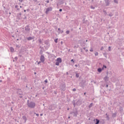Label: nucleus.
<instances>
[{
  "mask_svg": "<svg viewBox=\"0 0 124 124\" xmlns=\"http://www.w3.org/2000/svg\"><path fill=\"white\" fill-rule=\"evenodd\" d=\"M53 8L51 7L46 8V14H48L50 11H52Z\"/></svg>",
  "mask_w": 124,
  "mask_h": 124,
  "instance_id": "obj_4",
  "label": "nucleus"
},
{
  "mask_svg": "<svg viewBox=\"0 0 124 124\" xmlns=\"http://www.w3.org/2000/svg\"><path fill=\"white\" fill-rule=\"evenodd\" d=\"M27 39L28 41L32 40V39H33V37L30 36V37H27Z\"/></svg>",
  "mask_w": 124,
  "mask_h": 124,
  "instance_id": "obj_17",
  "label": "nucleus"
},
{
  "mask_svg": "<svg viewBox=\"0 0 124 124\" xmlns=\"http://www.w3.org/2000/svg\"><path fill=\"white\" fill-rule=\"evenodd\" d=\"M40 116H43V114H42V113L40 114Z\"/></svg>",
  "mask_w": 124,
  "mask_h": 124,
  "instance_id": "obj_64",
  "label": "nucleus"
},
{
  "mask_svg": "<svg viewBox=\"0 0 124 124\" xmlns=\"http://www.w3.org/2000/svg\"><path fill=\"white\" fill-rule=\"evenodd\" d=\"M106 87V88H108V84H107Z\"/></svg>",
  "mask_w": 124,
  "mask_h": 124,
  "instance_id": "obj_61",
  "label": "nucleus"
},
{
  "mask_svg": "<svg viewBox=\"0 0 124 124\" xmlns=\"http://www.w3.org/2000/svg\"><path fill=\"white\" fill-rule=\"evenodd\" d=\"M45 50H43V49H40V55H42L43 54V52Z\"/></svg>",
  "mask_w": 124,
  "mask_h": 124,
  "instance_id": "obj_21",
  "label": "nucleus"
},
{
  "mask_svg": "<svg viewBox=\"0 0 124 124\" xmlns=\"http://www.w3.org/2000/svg\"><path fill=\"white\" fill-rule=\"evenodd\" d=\"M57 108V106H56L55 104H52L50 105L49 106L48 109L50 111H53V110H55Z\"/></svg>",
  "mask_w": 124,
  "mask_h": 124,
  "instance_id": "obj_2",
  "label": "nucleus"
},
{
  "mask_svg": "<svg viewBox=\"0 0 124 124\" xmlns=\"http://www.w3.org/2000/svg\"><path fill=\"white\" fill-rule=\"evenodd\" d=\"M108 74H109V72H107V76H108Z\"/></svg>",
  "mask_w": 124,
  "mask_h": 124,
  "instance_id": "obj_56",
  "label": "nucleus"
},
{
  "mask_svg": "<svg viewBox=\"0 0 124 124\" xmlns=\"http://www.w3.org/2000/svg\"><path fill=\"white\" fill-rule=\"evenodd\" d=\"M34 114H35L36 116H37V117H38V116H39V114H38V113H34Z\"/></svg>",
  "mask_w": 124,
  "mask_h": 124,
  "instance_id": "obj_45",
  "label": "nucleus"
},
{
  "mask_svg": "<svg viewBox=\"0 0 124 124\" xmlns=\"http://www.w3.org/2000/svg\"><path fill=\"white\" fill-rule=\"evenodd\" d=\"M108 50L109 51H111V46H108Z\"/></svg>",
  "mask_w": 124,
  "mask_h": 124,
  "instance_id": "obj_37",
  "label": "nucleus"
},
{
  "mask_svg": "<svg viewBox=\"0 0 124 124\" xmlns=\"http://www.w3.org/2000/svg\"><path fill=\"white\" fill-rule=\"evenodd\" d=\"M103 67H104V68H107V66L105 65H103Z\"/></svg>",
  "mask_w": 124,
  "mask_h": 124,
  "instance_id": "obj_41",
  "label": "nucleus"
},
{
  "mask_svg": "<svg viewBox=\"0 0 124 124\" xmlns=\"http://www.w3.org/2000/svg\"><path fill=\"white\" fill-rule=\"evenodd\" d=\"M112 118H116V117H117V112L112 113Z\"/></svg>",
  "mask_w": 124,
  "mask_h": 124,
  "instance_id": "obj_15",
  "label": "nucleus"
},
{
  "mask_svg": "<svg viewBox=\"0 0 124 124\" xmlns=\"http://www.w3.org/2000/svg\"><path fill=\"white\" fill-rule=\"evenodd\" d=\"M101 69H102V70H103V69H104V67H102Z\"/></svg>",
  "mask_w": 124,
  "mask_h": 124,
  "instance_id": "obj_62",
  "label": "nucleus"
},
{
  "mask_svg": "<svg viewBox=\"0 0 124 124\" xmlns=\"http://www.w3.org/2000/svg\"><path fill=\"white\" fill-rule=\"evenodd\" d=\"M103 13H104L105 16H106V15H107V12L106 11H105V10H103Z\"/></svg>",
  "mask_w": 124,
  "mask_h": 124,
  "instance_id": "obj_26",
  "label": "nucleus"
},
{
  "mask_svg": "<svg viewBox=\"0 0 124 124\" xmlns=\"http://www.w3.org/2000/svg\"><path fill=\"white\" fill-rule=\"evenodd\" d=\"M76 77L77 78H79V74L77 73V74H76Z\"/></svg>",
  "mask_w": 124,
  "mask_h": 124,
  "instance_id": "obj_30",
  "label": "nucleus"
},
{
  "mask_svg": "<svg viewBox=\"0 0 124 124\" xmlns=\"http://www.w3.org/2000/svg\"><path fill=\"white\" fill-rule=\"evenodd\" d=\"M114 2L115 3H118V0H114Z\"/></svg>",
  "mask_w": 124,
  "mask_h": 124,
  "instance_id": "obj_36",
  "label": "nucleus"
},
{
  "mask_svg": "<svg viewBox=\"0 0 124 124\" xmlns=\"http://www.w3.org/2000/svg\"><path fill=\"white\" fill-rule=\"evenodd\" d=\"M103 55H104V56L106 58H107V56L106 53H104Z\"/></svg>",
  "mask_w": 124,
  "mask_h": 124,
  "instance_id": "obj_42",
  "label": "nucleus"
},
{
  "mask_svg": "<svg viewBox=\"0 0 124 124\" xmlns=\"http://www.w3.org/2000/svg\"><path fill=\"white\" fill-rule=\"evenodd\" d=\"M18 7H19V6L17 5L15 6V8H18Z\"/></svg>",
  "mask_w": 124,
  "mask_h": 124,
  "instance_id": "obj_48",
  "label": "nucleus"
},
{
  "mask_svg": "<svg viewBox=\"0 0 124 124\" xmlns=\"http://www.w3.org/2000/svg\"><path fill=\"white\" fill-rule=\"evenodd\" d=\"M91 82H93L94 84L96 83L95 81H92Z\"/></svg>",
  "mask_w": 124,
  "mask_h": 124,
  "instance_id": "obj_59",
  "label": "nucleus"
},
{
  "mask_svg": "<svg viewBox=\"0 0 124 124\" xmlns=\"http://www.w3.org/2000/svg\"><path fill=\"white\" fill-rule=\"evenodd\" d=\"M19 1H20V2H23V0H19Z\"/></svg>",
  "mask_w": 124,
  "mask_h": 124,
  "instance_id": "obj_54",
  "label": "nucleus"
},
{
  "mask_svg": "<svg viewBox=\"0 0 124 124\" xmlns=\"http://www.w3.org/2000/svg\"><path fill=\"white\" fill-rule=\"evenodd\" d=\"M22 15V14L21 13H20L18 15V17L19 18H20V17H21V16Z\"/></svg>",
  "mask_w": 124,
  "mask_h": 124,
  "instance_id": "obj_31",
  "label": "nucleus"
},
{
  "mask_svg": "<svg viewBox=\"0 0 124 124\" xmlns=\"http://www.w3.org/2000/svg\"><path fill=\"white\" fill-rule=\"evenodd\" d=\"M44 47L45 48L46 50H48V48L49 47H48V46H44Z\"/></svg>",
  "mask_w": 124,
  "mask_h": 124,
  "instance_id": "obj_32",
  "label": "nucleus"
},
{
  "mask_svg": "<svg viewBox=\"0 0 124 124\" xmlns=\"http://www.w3.org/2000/svg\"><path fill=\"white\" fill-rule=\"evenodd\" d=\"M95 56H98V52H96L95 53Z\"/></svg>",
  "mask_w": 124,
  "mask_h": 124,
  "instance_id": "obj_39",
  "label": "nucleus"
},
{
  "mask_svg": "<svg viewBox=\"0 0 124 124\" xmlns=\"http://www.w3.org/2000/svg\"><path fill=\"white\" fill-rule=\"evenodd\" d=\"M106 118L107 119L108 121H109V120H110V118H109V115H107V116L106 117Z\"/></svg>",
  "mask_w": 124,
  "mask_h": 124,
  "instance_id": "obj_33",
  "label": "nucleus"
},
{
  "mask_svg": "<svg viewBox=\"0 0 124 124\" xmlns=\"http://www.w3.org/2000/svg\"><path fill=\"white\" fill-rule=\"evenodd\" d=\"M46 2H47V3H49V0H46Z\"/></svg>",
  "mask_w": 124,
  "mask_h": 124,
  "instance_id": "obj_52",
  "label": "nucleus"
},
{
  "mask_svg": "<svg viewBox=\"0 0 124 124\" xmlns=\"http://www.w3.org/2000/svg\"><path fill=\"white\" fill-rule=\"evenodd\" d=\"M97 71H98V72L100 73L101 72V71H102V69L101 68H99L97 69Z\"/></svg>",
  "mask_w": 124,
  "mask_h": 124,
  "instance_id": "obj_19",
  "label": "nucleus"
},
{
  "mask_svg": "<svg viewBox=\"0 0 124 124\" xmlns=\"http://www.w3.org/2000/svg\"><path fill=\"white\" fill-rule=\"evenodd\" d=\"M90 8L92 9H95V7L93 6H91Z\"/></svg>",
  "mask_w": 124,
  "mask_h": 124,
  "instance_id": "obj_35",
  "label": "nucleus"
},
{
  "mask_svg": "<svg viewBox=\"0 0 124 124\" xmlns=\"http://www.w3.org/2000/svg\"><path fill=\"white\" fill-rule=\"evenodd\" d=\"M87 22H88V20H86L85 18H83V19L82 20L83 24H87Z\"/></svg>",
  "mask_w": 124,
  "mask_h": 124,
  "instance_id": "obj_16",
  "label": "nucleus"
},
{
  "mask_svg": "<svg viewBox=\"0 0 124 124\" xmlns=\"http://www.w3.org/2000/svg\"><path fill=\"white\" fill-rule=\"evenodd\" d=\"M38 42L40 44H42V45H43V39H41L39 38L38 39Z\"/></svg>",
  "mask_w": 124,
  "mask_h": 124,
  "instance_id": "obj_12",
  "label": "nucleus"
},
{
  "mask_svg": "<svg viewBox=\"0 0 124 124\" xmlns=\"http://www.w3.org/2000/svg\"><path fill=\"white\" fill-rule=\"evenodd\" d=\"M90 51V52H93V48L91 47Z\"/></svg>",
  "mask_w": 124,
  "mask_h": 124,
  "instance_id": "obj_40",
  "label": "nucleus"
},
{
  "mask_svg": "<svg viewBox=\"0 0 124 124\" xmlns=\"http://www.w3.org/2000/svg\"><path fill=\"white\" fill-rule=\"evenodd\" d=\"M71 62H73V63L75 62L74 60L73 59H72V60H71Z\"/></svg>",
  "mask_w": 124,
  "mask_h": 124,
  "instance_id": "obj_51",
  "label": "nucleus"
},
{
  "mask_svg": "<svg viewBox=\"0 0 124 124\" xmlns=\"http://www.w3.org/2000/svg\"><path fill=\"white\" fill-rule=\"evenodd\" d=\"M54 42H55V43H58V38L54 40Z\"/></svg>",
  "mask_w": 124,
  "mask_h": 124,
  "instance_id": "obj_34",
  "label": "nucleus"
},
{
  "mask_svg": "<svg viewBox=\"0 0 124 124\" xmlns=\"http://www.w3.org/2000/svg\"><path fill=\"white\" fill-rule=\"evenodd\" d=\"M89 50L88 49H86L85 50V52H86V53Z\"/></svg>",
  "mask_w": 124,
  "mask_h": 124,
  "instance_id": "obj_58",
  "label": "nucleus"
},
{
  "mask_svg": "<svg viewBox=\"0 0 124 124\" xmlns=\"http://www.w3.org/2000/svg\"><path fill=\"white\" fill-rule=\"evenodd\" d=\"M25 31H27L28 32H29V31H31V28H30V25H27L25 27Z\"/></svg>",
  "mask_w": 124,
  "mask_h": 124,
  "instance_id": "obj_6",
  "label": "nucleus"
},
{
  "mask_svg": "<svg viewBox=\"0 0 124 124\" xmlns=\"http://www.w3.org/2000/svg\"><path fill=\"white\" fill-rule=\"evenodd\" d=\"M55 65H60V63L59 62H58V61H57L55 63Z\"/></svg>",
  "mask_w": 124,
  "mask_h": 124,
  "instance_id": "obj_29",
  "label": "nucleus"
},
{
  "mask_svg": "<svg viewBox=\"0 0 124 124\" xmlns=\"http://www.w3.org/2000/svg\"><path fill=\"white\" fill-rule=\"evenodd\" d=\"M40 61L42 62H45V57L43 55L41 56Z\"/></svg>",
  "mask_w": 124,
  "mask_h": 124,
  "instance_id": "obj_10",
  "label": "nucleus"
},
{
  "mask_svg": "<svg viewBox=\"0 0 124 124\" xmlns=\"http://www.w3.org/2000/svg\"><path fill=\"white\" fill-rule=\"evenodd\" d=\"M77 124H81V123H80V122H78Z\"/></svg>",
  "mask_w": 124,
  "mask_h": 124,
  "instance_id": "obj_60",
  "label": "nucleus"
},
{
  "mask_svg": "<svg viewBox=\"0 0 124 124\" xmlns=\"http://www.w3.org/2000/svg\"><path fill=\"white\" fill-rule=\"evenodd\" d=\"M114 15L113 14V13H112V12H110L109 14H108V16L109 17H112Z\"/></svg>",
  "mask_w": 124,
  "mask_h": 124,
  "instance_id": "obj_25",
  "label": "nucleus"
},
{
  "mask_svg": "<svg viewBox=\"0 0 124 124\" xmlns=\"http://www.w3.org/2000/svg\"><path fill=\"white\" fill-rule=\"evenodd\" d=\"M44 43L47 46V47H50V43L48 40L44 41Z\"/></svg>",
  "mask_w": 124,
  "mask_h": 124,
  "instance_id": "obj_5",
  "label": "nucleus"
},
{
  "mask_svg": "<svg viewBox=\"0 0 124 124\" xmlns=\"http://www.w3.org/2000/svg\"><path fill=\"white\" fill-rule=\"evenodd\" d=\"M66 85L65 84H62L60 86V90L64 92L65 91Z\"/></svg>",
  "mask_w": 124,
  "mask_h": 124,
  "instance_id": "obj_3",
  "label": "nucleus"
},
{
  "mask_svg": "<svg viewBox=\"0 0 124 124\" xmlns=\"http://www.w3.org/2000/svg\"><path fill=\"white\" fill-rule=\"evenodd\" d=\"M26 19H27V16H25L24 18V19L25 20Z\"/></svg>",
  "mask_w": 124,
  "mask_h": 124,
  "instance_id": "obj_57",
  "label": "nucleus"
},
{
  "mask_svg": "<svg viewBox=\"0 0 124 124\" xmlns=\"http://www.w3.org/2000/svg\"><path fill=\"white\" fill-rule=\"evenodd\" d=\"M106 4V6H109L110 5V0H104Z\"/></svg>",
  "mask_w": 124,
  "mask_h": 124,
  "instance_id": "obj_7",
  "label": "nucleus"
},
{
  "mask_svg": "<svg viewBox=\"0 0 124 124\" xmlns=\"http://www.w3.org/2000/svg\"><path fill=\"white\" fill-rule=\"evenodd\" d=\"M69 31H66V33L67 34H69Z\"/></svg>",
  "mask_w": 124,
  "mask_h": 124,
  "instance_id": "obj_38",
  "label": "nucleus"
},
{
  "mask_svg": "<svg viewBox=\"0 0 124 124\" xmlns=\"http://www.w3.org/2000/svg\"><path fill=\"white\" fill-rule=\"evenodd\" d=\"M22 119L23 120H24L25 124H26V123H27V116H26V115L23 116Z\"/></svg>",
  "mask_w": 124,
  "mask_h": 124,
  "instance_id": "obj_11",
  "label": "nucleus"
},
{
  "mask_svg": "<svg viewBox=\"0 0 124 124\" xmlns=\"http://www.w3.org/2000/svg\"><path fill=\"white\" fill-rule=\"evenodd\" d=\"M58 31H59V33H63V30H61V28H58Z\"/></svg>",
  "mask_w": 124,
  "mask_h": 124,
  "instance_id": "obj_18",
  "label": "nucleus"
},
{
  "mask_svg": "<svg viewBox=\"0 0 124 124\" xmlns=\"http://www.w3.org/2000/svg\"><path fill=\"white\" fill-rule=\"evenodd\" d=\"M15 60H16V61H17V60H18V57H16L15 58Z\"/></svg>",
  "mask_w": 124,
  "mask_h": 124,
  "instance_id": "obj_46",
  "label": "nucleus"
},
{
  "mask_svg": "<svg viewBox=\"0 0 124 124\" xmlns=\"http://www.w3.org/2000/svg\"><path fill=\"white\" fill-rule=\"evenodd\" d=\"M72 103L73 104L74 107H75V106H76V103H75V101L74 100L73 101Z\"/></svg>",
  "mask_w": 124,
  "mask_h": 124,
  "instance_id": "obj_23",
  "label": "nucleus"
},
{
  "mask_svg": "<svg viewBox=\"0 0 124 124\" xmlns=\"http://www.w3.org/2000/svg\"><path fill=\"white\" fill-rule=\"evenodd\" d=\"M75 66H76V67H77V66H78V65H77V64L75 65Z\"/></svg>",
  "mask_w": 124,
  "mask_h": 124,
  "instance_id": "obj_63",
  "label": "nucleus"
},
{
  "mask_svg": "<svg viewBox=\"0 0 124 124\" xmlns=\"http://www.w3.org/2000/svg\"><path fill=\"white\" fill-rule=\"evenodd\" d=\"M10 50L12 52H14V48H13V47H11Z\"/></svg>",
  "mask_w": 124,
  "mask_h": 124,
  "instance_id": "obj_24",
  "label": "nucleus"
},
{
  "mask_svg": "<svg viewBox=\"0 0 124 124\" xmlns=\"http://www.w3.org/2000/svg\"><path fill=\"white\" fill-rule=\"evenodd\" d=\"M45 83H48V81L47 80V79H46V80H45Z\"/></svg>",
  "mask_w": 124,
  "mask_h": 124,
  "instance_id": "obj_49",
  "label": "nucleus"
},
{
  "mask_svg": "<svg viewBox=\"0 0 124 124\" xmlns=\"http://www.w3.org/2000/svg\"><path fill=\"white\" fill-rule=\"evenodd\" d=\"M80 87H81V88H84V83H81L80 85Z\"/></svg>",
  "mask_w": 124,
  "mask_h": 124,
  "instance_id": "obj_27",
  "label": "nucleus"
},
{
  "mask_svg": "<svg viewBox=\"0 0 124 124\" xmlns=\"http://www.w3.org/2000/svg\"><path fill=\"white\" fill-rule=\"evenodd\" d=\"M72 113L74 114V117H77L78 115V110H77V109L75 111H73Z\"/></svg>",
  "mask_w": 124,
  "mask_h": 124,
  "instance_id": "obj_9",
  "label": "nucleus"
},
{
  "mask_svg": "<svg viewBox=\"0 0 124 124\" xmlns=\"http://www.w3.org/2000/svg\"><path fill=\"white\" fill-rule=\"evenodd\" d=\"M93 103H91L90 104V105L89 106V109H91V108H92V107H93Z\"/></svg>",
  "mask_w": 124,
  "mask_h": 124,
  "instance_id": "obj_22",
  "label": "nucleus"
},
{
  "mask_svg": "<svg viewBox=\"0 0 124 124\" xmlns=\"http://www.w3.org/2000/svg\"><path fill=\"white\" fill-rule=\"evenodd\" d=\"M83 83H86V80H82Z\"/></svg>",
  "mask_w": 124,
  "mask_h": 124,
  "instance_id": "obj_55",
  "label": "nucleus"
},
{
  "mask_svg": "<svg viewBox=\"0 0 124 124\" xmlns=\"http://www.w3.org/2000/svg\"><path fill=\"white\" fill-rule=\"evenodd\" d=\"M56 61H57L58 62L61 63L62 61V58H58L57 59Z\"/></svg>",
  "mask_w": 124,
  "mask_h": 124,
  "instance_id": "obj_14",
  "label": "nucleus"
},
{
  "mask_svg": "<svg viewBox=\"0 0 124 124\" xmlns=\"http://www.w3.org/2000/svg\"><path fill=\"white\" fill-rule=\"evenodd\" d=\"M76 103L77 106H80V105L82 104V101H81L80 100H78L77 101Z\"/></svg>",
  "mask_w": 124,
  "mask_h": 124,
  "instance_id": "obj_8",
  "label": "nucleus"
},
{
  "mask_svg": "<svg viewBox=\"0 0 124 124\" xmlns=\"http://www.w3.org/2000/svg\"><path fill=\"white\" fill-rule=\"evenodd\" d=\"M59 11L60 12H62V9H59Z\"/></svg>",
  "mask_w": 124,
  "mask_h": 124,
  "instance_id": "obj_50",
  "label": "nucleus"
},
{
  "mask_svg": "<svg viewBox=\"0 0 124 124\" xmlns=\"http://www.w3.org/2000/svg\"><path fill=\"white\" fill-rule=\"evenodd\" d=\"M73 92H76V89L74 88V89H73Z\"/></svg>",
  "mask_w": 124,
  "mask_h": 124,
  "instance_id": "obj_47",
  "label": "nucleus"
},
{
  "mask_svg": "<svg viewBox=\"0 0 124 124\" xmlns=\"http://www.w3.org/2000/svg\"><path fill=\"white\" fill-rule=\"evenodd\" d=\"M40 49H41V50H43V51H45V49H44V47H43V46H40Z\"/></svg>",
  "mask_w": 124,
  "mask_h": 124,
  "instance_id": "obj_28",
  "label": "nucleus"
},
{
  "mask_svg": "<svg viewBox=\"0 0 124 124\" xmlns=\"http://www.w3.org/2000/svg\"><path fill=\"white\" fill-rule=\"evenodd\" d=\"M103 49H104V47L103 46H102L100 49L101 51H102V50H103Z\"/></svg>",
  "mask_w": 124,
  "mask_h": 124,
  "instance_id": "obj_44",
  "label": "nucleus"
},
{
  "mask_svg": "<svg viewBox=\"0 0 124 124\" xmlns=\"http://www.w3.org/2000/svg\"><path fill=\"white\" fill-rule=\"evenodd\" d=\"M27 105L28 106V107L29 108H31L32 109H34V108H35L36 104L34 102H33V101L30 102V100H28L27 101Z\"/></svg>",
  "mask_w": 124,
  "mask_h": 124,
  "instance_id": "obj_1",
  "label": "nucleus"
},
{
  "mask_svg": "<svg viewBox=\"0 0 124 124\" xmlns=\"http://www.w3.org/2000/svg\"><path fill=\"white\" fill-rule=\"evenodd\" d=\"M109 78L108 76H106L105 78H104V80L105 82H108V81Z\"/></svg>",
  "mask_w": 124,
  "mask_h": 124,
  "instance_id": "obj_13",
  "label": "nucleus"
},
{
  "mask_svg": "<svg viewBox=\"0 0 124 124\" xmlns=\"http://www.w3.org/2000/svg\"><path fill=\"white\" fill-rule=\"evenodd\" d=\"M99 122H100V121H99V119H96V123H95V124H99Z\"/></svg>",
  "mask_w": 124,
  "mask_h": 124,
  "instance_id": "obj_20",
  "label": "nucleus"
},
{
  "mask_svg": "<svg viewBox=\"0 0 124 124\" xmlns=\"http://www.w3.org/2000/svg\"><path fill=\"white\" fill-rule=\"evenodd\" d=\"M19 97H20V98H22L23 97V96H22V95H20Z\"/></svg>",
  "mask_w": 124,
  "mask_h": 124,
  "instance_id": "obj_53",
  "label": "nucleus"
},
{
  "mask_svg": "<svg viewBox=\"0 0 124 124\" xmlns=\"http://www.w3.org/2000/svg\"><path fill=\"white\" fill-rule=\"evenodd\" d=\"M17 93H18V94H19V95H23V93H19L17 92Z\"/></svg>",
  "mask_w": 124,
  "mask_h": 124,
  "instance_id": "obj_43",
  "label": "nucleus"
}]
</instances>
